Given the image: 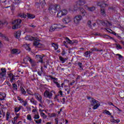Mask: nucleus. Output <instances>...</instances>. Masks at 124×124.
Masks as SVG:
<instances>
[{
  "mask_svg": "<svg viewBox=\"0 0 124 124\" xmlns=\"http://www.w3.org/2000/svg\"><path fill=\"white\" fill-rule=\"evenodd\" d=\"M48 10L51 14H54L57 11H60L61 10V7L59 5H51L49 6Z\"/></svg>",
  "mask_w": 124,
  "mask_h": 124,
  "instance_id": "1",
  "label": "nucleus"
},
{
  "mask_svg": "<svg viewBox=\"0 0 124 124\" xmlns=\"http://www.w3.org/2000/svg\"><path fill=\"white\" fill-rule=\"evenodd\" d=\"M21 23L22 20L21 19H16L13 21L12 24L14 25L13 26V30H16V29H19L21 27Z\"/></svg>",
  "mask_w": 124,
  "mask_h": 124,
  "instance_id": "2",
  "label": "nucleus"
},
{
  "mask_svg": "<svg viewBox=\"0 0 124 124\" xmlns=\"http://www.w3.org/2000/svg\"><path fill=\"white\" fill-rule=\"evenodd\" d=\"M90 103L91 106H93V110L97 109L99 107V106H100V104L98 103V102L93 98L91 99Z\"/></svg>",
  "mask_w": 124,
  "mask_h": 124,
  "instance_id": "3",
  "label": "nucleus"
},
{
  "mask_svg": "<svg viewBox=\"0 0 124 124\" xmlns=\"http://www.w3.org/2000/svg\"><path fill=\"white\" fill-rule=\"evenodd\" d=\"M65 26H62L60 24H53L52 25L50 28V31H58V30H61L62 28H64Z\"/></svg>",
  "mask_w": 124,
  "mask_h": 124,
  "instance_id": "4",
  "label": "nucleus"
},
{
  "mask_svg": "<svg viewBox=\"0 0 124 124\" xmlns=\"http://www.w3.org/2000/svg\"><path fill=\"white\" fill-rule=\"evenodd\" d=\"M35 40L33 41V44L34 46H35V47H37V48H43V47H44V45L39 43V42L38 41H40V40H39V39H38V38H37L36 40Z\"/></svg>",
  "mask_w": 124,
  "mask_h": 124,
  "instance_id": "5",
  "label": "nucleus"
},
{
  "mask_svg": "<svg viewBox=\"0 0 124 124\" xmlns=\"http://www.w3.org/2000/svg\"><path fill=\"white\" fill-rule=\"evenodd\" d=\"M48 77H49V78H50L51 80H52V82H53L54 84L56 85L57 88H61V84H60V83H59V82H58V78H54L52 77V76H48Z\"/></svg>",
  "mask_w": 124,
  "mask_h": 124,
  "instance_id": "6",
  "label": "nucleus"
},
{
  "mask_svg": "<svg viewBox=\"0 0 124 124\" xmlns=\"http://www.w3.org/2000/svg\"><path fill=\"white\" fill-rule=\"evenodd\" d=\"M44 96L46 97V98L51 99L53 96V93H51V92H49L48 90H46L44 93Z\"/></svg>",
  "mask_w": 124,
  "mask_h": 124,
  "instance_id": "7",
  "label": "nucleus"
},
{
  "mask_svg": "<svg viewBox=\"0 0 124 124\" xmlns=\"http://www.w3.org/2000/svg\"><path fill=\"white\" fill-rule=\"evenodd\" d=\"M62 22L63 23V24H67L68 23H70V22H71V18L68 16H66L62 19Z\"/></svg>",
  "mask_w": 124,
  "mask_h": 124,
  "instance_id": "8",
  "label": "nucleus"
},
{
  "mask_svg": "<svg viewBox=\"0 0 124 124\" xmlns=\"http://www.w3.org/2000/svg\"><path fill=\"white\" fill-rule=\"evenodd\" d=\"M36 57H37V59H39L40 62H41V63H44V67L47 68V64H45V62H43V57L40 55H37Z\"/></svg>",
  "mask_w": 124,
  "mask_h": 124,
  "instance_id": "9",
  "label": "nucleus"
},
{
  "mask_svg": "<svg viewBox=\"0 0 124 124\" xmlns=\"http://www.w3.org/2000/svg\"><path fill=\"white\" fill-rule=\"evenodd\" d=\"M81 20H82V16L80 15H78L75 17L74 22L75 24H79V22H80Z\"/></svg>",
  "mask_w": 124,
  "mask_h": 124,
  "instance_id": "10",
  "label": "nucleus"
},
{
  "mask_svg": "<svg viewBox=\"0 0 124 124\" xmlns=\"http://www.w3.org/2000/svg\"><path fill=\"white\" fill-rule=\"evenodd\" d=\"M34 95L38 101H39L40 103H42V97L38 93H35Z\"/></svg>",
  "mask_w": 124,
  "mask_h": 124,
  "instance_id": "11",
  "label": "nucleus"
},
{
  "mask_svg": "<svg viewBox=\"0 0 124 124\" xmlns=\"http://www.w3.org/2000/svg\"><path fill=\"white\" fill-rule=\"evenodd\" d=\"M86 2L85 0H78L77 2V5L82 6L84 4H86Z\"/></svg>",
  "mask_w": 124,
  "mask_h": 124,
  "instance_id": "12",
  "label": "nucleus"
},
{
  "mask_svg": "<svg viewBox=\"0 0 124 124\" xmlns=\"http://www.w3.org/2000/svg\"><path fill=\"white\" fill-rule=\"evenodd\" d=\"M37 38L36 37H34L31 36H26L25 37V40H30V41H32V40H36Z\"/></svg>",
  "mask_w": 124,
  "mask_h": 124,
  "instance_id": "13",
  "label": "nucleus"
},
{
  "mask_svg": "<svg viewBox=\"0 0 124 124\" xmlns=\"http://www.w3.org/2000/svg\"><path fill=\"white\" fill-rule=\"evenodd\" d=\"M65 39L66 40V42H67V43H69V44H74V43H76V41L73 40H70V39H69V38H68V37H66Z\"/></svg>",
  "mask_w": 124,
  "mask_h": 124,
  "instance_id": "14",
  "label": "nucleus"
},
{
  "mask_svg": "<svg viewBox=\"0 0 124 124\" xmlns=\"http://www.w3.org/2000/svg\"><path fill=\"white\" fill-rule=\"evenodd\" d=\"M14 36L16 38H20V36H21V31H15L14 32Z\"/></svg>",
  "mask_w": 124,
  "mask_h": 124,
  "instance_id": "15",
  "label": "nucleus"
},
{
  "mask_svg": "<svg viewBox=\"0 0 124 124\" xmlns=\"http://www.w3.org/2000/svg\"><path fill=\"white\" fill-rule=\"evenodd\" d=\"M23 61H24V62H25V61H29V62H30V63H31L33 62V60L31 59V58L29 56H27L26 57V58H25L23 59Z\"/></svg>",
  "mask_w": 124,
  "mask_h": 124,
  "instance_id": "16",
  "label": "nucleus"
},
{
  "mask_svg": "<svg viewBox=\"0 0 124 124\" xmlns=\"http://www.w3.org/2000/svg\"><path fill=\"white\" fill-rule=\"evenodd\" d=\"M12 54H15L16 55H17L18 54H20L21 51L17 49H13L11 50Z\"/></svg>",
  "mask_w": 124,
  "mask_h": 124,
  "instance_id": "17",
  "label": "nucleus"
},
{
  "mask_svg": "<svg viewBox=\"0 0 124 124\" xmlns=\"http://www.w3.org/2000/svg\"><path fill=\"white\" fill-rule=\"evenodd\" d=\"M90 51L91 52V53H92L93 52H94V51H96V52H103V49L99 50L97 49V48L96 47H93Z\"/></svg>",
  "mask_w": 124,
  "mask_h": 124,
  "instance_id": "18",
  "label": "nucleus"
},
{
  "mask_svg": "<svg viewBox=\"0 0 124 124\" xmlns=\"http://www.w3.org/2000/svg\"><path fill=\"white\" fill-rule=\"evenodd\" d=\"M28 100H30V102H31V103H32L34 105H36L37 104V101L34 100L33 98H31V99L28 98Z\"/></svg>",
  "mask_w": 124,
  "mask_h": 124,
  "instance_id": "19",
  "label": "nucleus"
},
{
  "mask_svg": "<svg viewBox=\"0 0 124 124\" xmlns=\"http://www.w3.org/2000/svg\"><path fill=\"white\" fill-rule=\"evenodd\" d=\"M80 15H82V16H85L86 14H87V12L83 9V8H80Z\"/></svg>",
  "mask_w": 124,
  "mask_h": 124,
  "instance_id": "20",
  "label": "nucleus"
},
{
  "mask_svg": "<svg viewBox=\"0 0 124 124\" xmlns=\"http://www.w3.org/2000/svg\"><path fill=\"white\" fill-rule=\"evenodd\" d=\"M102 25H103V26H104L105 27H107V26H108V25H109V26H111L112 24H111V23L109 22L108 21L105 20V21H103Z\"/></svg>",
  "mask_w": 124,
  "mask_h": 124,
  "instance_id": "21",
  "label": "nucleus"
},
{
  "mask_svg": "<svg viewBox=\"0 0 124 124\" xmlns=\"http://www.w3.org/2000/svg\"><path fill=\"white\" fill-rule=\"evenodd\" d=\"M39 1L42 8H44V6H45V0H39Z\"/></svg>",
  "mask_w": 124,
  "mask_h": 124,
  "instance_id": "22",
  "label": "nucleus"
},
{
  "mask_svg": "<svg viewBox=\"0 0 124 124\" xmlns=\"http://www.w3.org/2000/svg\"><path fill=\"white\" fill-rule=\"evenodd\" d=\"M91 53H92L90 51H88L85 52L84 53V57L86 58H90L91 57Z\"/></svg>",
  "mask_w": 124,
  "mask_h": 124,
  "instance_id": "23",
  "label": "nucleus"
},
{
  "mask_svg": "<svg viewBox=\"0 0 124 124\" xmlns=\"http://www.w3.org/2000/svg\"><path fill=\"white\" fill-rule=\"evenodd\" d=\"M5 77H6V74L0 73V78L1 80H4V79H5Z\"/></svg>",
  "mask_w": 124,
  "mask_h": 124,
  "instance_id": "24",
  "label": "nucleus"
},
{
  "mask_svg": "<svg viewBox=\"0 0 124 124\" xmlns=\"http://www.w3.org/2000/svg\"><path fill=\"white\" fill-rule=\"evenodd\" d=\"M27 16L29 19H33L34 18H35V16H34V15L31 14L29 13H27Z\"/></svg>",
  "mask_w": 124,
  "mask_h": 124,
  "instance_id": "25",
  "label": "nucleus"
},
{
  "mask_svg": "<svg viewBox=\"0 0 124 124\" xmlns=\"http://www.w3.org/2000/svg\"><path fill=\"white\" fill-rule=\"evenodd\" d=\"M112 119L111 120V121L112 122V123H120V120L119 119H115L113 118V116H111Z\"/></svg>",
  "mask_w": 124,
  "mask_h": 124,
  "instance_id": "26",
  "label": "nucleus"
},
{
  "mask_svg": "<svg viewBox=\"0 0 124 124\" xmlns=\"http://www.w3.org/2000/svg\"><path fill=\"white\" fill-rule=\"evenodd\" d=\"M59 60L62 62V63H64V62H65V61H66V59H64V58L62 56H59Z\"/></svg>",
  "mask_w": 124,
  "mask_h": 124,
  "instance_id": "27",
  "label": "nucleus"
},
{
  "mask_svg": "<svg viewBox=\"0 0 124 124\" xmlns=\"http://www.w3.org/2000/svg\"><path fill=\"white\" fill-rule=\"evenodd\" d=\"M88 11L93 12L95 10V7L94 6L88 8Z\"/></svg>",
  "mask_w": 124,
  "mask_h": 124,
  "instance_id": "28",
  "label": "nucleus"
},
{
  "mask_svg": "<svg viewBox=\"0 0 124 124\" xmlns=\"http://www.w3.org/2000/svg\"><path fill=\"white\" fill-rule=\"evenodd\" d=\"M19 16L21 18H24L26 19L27 18V15L24 13H21L19 14Z\"/></svg>",
  "mask_w": 124,
  "mask_h": 124,
  "instance_id": "29",
  "label": "nucleus"
},
{
  "mask_svg": "<svg viewBox=\"0 0 124 124\" xmlns=\"http://www.w3.org/2000/svg\"><path fill=\"white\" fill-rule=\"evenodd\" d=\"M52 46H53V47H54L55 50H58V49L59 48L58 45H57L55 43H53V44H52Z\"/></svg>",
  "mask_w": 124,
  "mask_h": 124,
  "instance_id": "30",
  "label": "nucleus"
},
{
  "mask_svg": "<svg viewBox=\"0 0 124 124\" xmlns=\"http://www.w3.org/2000/svg\"><path fill=\"white\" fill-rule=\"evenodd\" d=\"M31 65L33 67H35L36 65H37V62H35V61H33L32 63H31Z\"/></svg>",
  "mask_w": 124,
  "mask_h": 124,
  "instance_id": "31",
  "label": "nucleus"
},
{
  "mask_svg": "<svg viewBox=\"0 0 124 124\" xmlns=\"http://www.w3.org/2000/svg\"><path fill=\"white\" fill-rule=\"evenodd\" d=\"M6 121H8L9 119H10V113L7 112L6 114Z\"/></svg>",
  "mask_w": 124,
  "mask_h": 124,
  "instance_id": "32",
  "label": "nucleus"
},
{
  "mask_svg": "<svg viewBox=\"0 0 124 124\" xmlns=\"http://www.w3.org/2000/svg\"><path fill=\"white\" fill-rule=\"evenodd\" d=\"M101 14L103 16H105V10L103 8L101 9Z\"/></svg>",
  "mask_w": 124,
  "mask_h": 124,
  "instance_id": "33",
  "label": "nucleus"
},
{
  "mask_svg": "<svg viewBox=\"0 0 124 124\" xmlns=\"http://www.w3.org/2000/svg\"><path fill=\"white\" fill-rule=\"evenodd\" d=\"M43 73V67H41V71L38 72V74L40 76H41V74Z\"/></svg>",
  "mask_w": 124,
  "mask_h": 124,
  "instance_id": "34",
  "label": "nucleus"
},
{
  "mask_svg": "<svg viewBox=\"0 0 124 124\" xmlns=\"http://www.w3.org/2000/svg\"><path fill=\"white\" fill-rule=\"evenodd\" d=\"M61 12L63 16V15H66V14H67V11H66V10H63L61 11Z\"/></svg>",
  "mask_w": 124,
  "mask_h": 124,
  "instance_id": "35",
  "label": "nucleus"
},
{
  "mask_svg": "<svg viewBox=\"0 0 124 124\" xmlns=\"http://www.w3.org/2000/svg\"><path fill=\"white\" fill-rule=\"evenodd\" d=\"M64 83H69V80H67V79H65L64 81V83H62L61 84V87L62 88H63V86H64Z\"/></svg>",
  "mask_w": 124,
  "mask_h": 124,
  "instance_id": "36",
  "label": "nucleus"
},
{
  "mask_svg": "<svg viewBox=\"0 0 124 124\" xmlns=\"http://www.w3.org/2000/svg\"><path fill=\"white\" fill-rule=\"evenodd\" d=\"M58 12H59L57 14V17H62V16H62V13L61 11H59Z\"/></svg>",
  "mask_w": 124,
  "mask_h": 124,
  "instance_id": "37",
  "label": "nucleus"
},
{
  "mask_svg": "<svg viewBox=\"0 0 124 124\" xmlns=\"http://www.w3.org/2000/svg\"><path fill=\"white\" fill-rule=\"evenodd\" d=\"M36 124H41V123H42V119H40L38 120H34Z\"/></svg>",
  "mask_w": 124,
  "mask_h": 124,
  "instance_id": "38",
  "label": "nucleus"
},
{
  "mask_svg": "<svg viewBox=\"0 0 124 124\" xmlns=\"http://www.w3.org/2000/svg\"><path fill=\"white\" fill-rule=\"evenodd\" d=\"M115 45H116V47L118 49H122L123 48L122 47V46H121L119 44H116Z\"/></svg>",
  "mask_w": 124,
  "mask_h": 124,
  "instance_id": "39",
  "label": "nucleus"
},
{
  "mask_svg": "<svg viewBox=\"0 0 124 124\" xmlns=\"http://www.w3.org/2000/svg\"><path fill=\"white\" fill-rule=\"evenodd\" d=\"M104 38H107V39H113V37L109 36L107 35H104Z\"/></svg>",
  "mask_w": 124,
  "mask_h": 124,
  "instance_id": "40",
  "label": "nucleus"
},
{
  "mask_svg": "<svg viewBox=\"0 0 124 124\" xmlns=\"http://www.w3.org/2000/svg\"><path fill=\"white\" fill-rule=\"evenodd\" d=\"M1 73L6 74V70L5 69V68H1Z\"/></svg>",
  "mask_w": 124,
  "mask_h": 124,
  "instance_id": "41",
  "label": "nucleus"
},
{
  "mask_svg": "<svg viewBox=\"0 0 124 124\" xmlns=\"http://www.w3.org/2000/svg\"><path fill=\"white\" fill-rule=\"evenodd\" d=\"M20 91H21L22 94H26V91L25 90V89L22 88H21Z\"/></svg>",
  "mask_w": 124,
  "mask_h": 124,
  "instance_id": "42",
  "label": "nucleus"
},
{
  "mask_svg": "<svg viewBox=\"0 0 124 124\" xmlns=\"http://www.w3.org/2000/svg\"><path fill=\"white\" fill-rule=\"evenodd\" d=\"M41 116H42L44 119H46V118H47V116H46L44 112L41 113Z\"/></svg>",
  "mask_w": 124,
  "mask_h": 124,
  "instance_id": "43",
  "label": "nucleus"
},
{
  "mask_svg": "<svg viewBox=\"0 0 124 124\" xmlns=\"http://www.w3.org/2000/svg\"><path fill=\"white\" fill-rule=\"evenodd\" d=\"M13 88L14 90H16V91H17V90H18V88H17V85H16V84H13Z\"/></svg>",
  "mask_w": 124,
  "mask_h": 124,
  "instance_id": "44",
  "label": "nucleus"
},
{
  "mask_svg": "<svg viewBox=\"0 0 124 124\" xmlns=\"http://www.w3.org/2000/svg\"><path fill=\"white\" fill-rule=\"evenodd\" d=\"M8 76L9 78H10V79L11 78H13V77H15V76H14V75H13V74L10 73L9 74H8Z\"/></svg>",
  "mask_w": 124,
  "mask_h": 124,
  "instance_id": "45",
  "label": "nucleus"
},
{
  "mask_svg": "<svg viewBox=\"0 0 124 124\" xmlns=\"http://www.w3.org/2000/svg\"><path fill=\"white\" fill-rule=\"evenodd\" d=\"M19 111H20V108H19L18 107H16L15 108V113H18V112H19Z\"/></svg>",
  "mask_w": 124,
  "mask_h": 124,
  "instance_id": "46",
  "label": "nucleus"
},
{
  "mask_svg": "<svg viewBox=\"0 0 124 124\" xmlns=\"http://www.w3.org/2000/svg\"><path fill=\"white\" fill-rule=\"evenodd\" d=\"M14 3H16V4H18V3H20V0H13Z\"/></svg>",
  "mask_w": 124,
  "mask_h": 124,
  "instance_id": "47",
  "label": "nucleus"
},
{
  "mask_svg": "<svg viewBox=\"0 0 124 124\" xmlns=\"http://www.w3.org/2000/svg\"><path fill=\"white\" fill-rule=\"evenodd\" d=\"M88 25L89 28H90V29H92V21H91V20H89L88 21Z\"/></svg>",
  "mask_w": 124,
  "mask_h": 124,
  "instance_id": "48",
  "label": "nucleus"
},
{
  "mask_svg": "<svg viewBox=\"0 0 124 124\" xmlns=\"http://www.w3.org/2000/svg\"><path fill=\"white\" fill-rule=\"evenodd\" d=\"M27 120H28L29 121H31L32 119H31V115L28 114L27 115Z\"/></svg>",
  "mask_w": 124,
  "mask_h": 124,
  "instance_id": "49",
  "label": "nucleus"
},
{
  "mask_svg": "<svg viewBox=\"0 0 124 124\" xmlns=\"http://www.w3.org/2000/svg\"><path fill=\"white\" fill-rule=\"evenodd\" d=\"M40 117L39 115L37 114H35L34 116V119H35V120H38V119H39Z\"/></svg>",
  "mask_w": 124,
  "mask_h": 124,
  "instance_id": "50",
  "label": "nucleus"
},
{
  "mask_svg": "<svg viewBox=\"0 0 124 124\" xmlns=\"http://www.w3.org/2000/svg\"><path fill=\"white\" fill-rule=\"evenodd\" d=\"M116 56H118V59L119 60V61H121V60L123 59V56L121 55V54H116Z\"/></svg>",
  "mask_w": 124,
  "mask_h": 124,
  "instance_id": "51",
  "label": "nucleus"
},
{
  "mask_svg": "<svg viewBox=\"0 0 124 124\" xmlns=\"http://www.w3.org/2000/svg\"><path fill=\"white\" fill-rule=\"evenodd\" d=\"M103 22V21H101V20H97V23L98 24V25H100V24L102 25Z\"/></svg>",
  "mask_w": 124,
  "mask_h": 124,
  "instance_id": "52",
  "label": "nucleus"
},
{
  "mask_svg": "<svg viewBox=\"0 0 124 124\" xmlns=\"http://www.w3.org/2000/svg\"><path fill=\"white\" fill-rule=\"evenodd\" d=\"M21 102H23L22 103H24L23 106H27V104H28V102L24 101V100H21Z\"/></svg>",
  "mask_w": 124,
  "mask_h": 124,
  "instance_id": "53",
  "label": "nucleus"
},
{
  "mask_svg": "<svg viewBox=\"0 0 124 124\" xmlns=\"http://www.w3.org/2000/svg\"><path fill=\"white\" fill-rule=\"evenodd\" d=\"M104 112L106 114H107V115H109V116L111 115V113L109 112V111L107 110H105Z\"/></svg>",
  "mask_w": 124,
  "mask_h": 124,
  "instance_id": "54",
  "label": "nucleus"
},
{
  "mask_svg": "<svg viewBox=\"0 0 124 124\" xmlns=\"http://www.w3.org/2000/svg\"><path fill=\"white\" fill-rule=\"evenodd\" d=\"M74 83H75V80H73L72 82L68 84V86H73Z\"/></svg>",
  "mask_w": 124,
  "mask_h": 124,
  "instance_id": "55",
  "label": "nucleus"
},
{
  "mask_svg": "<svg viewBox=\"0 0 124 124\" xmlns=\"http://www.w3.org/2000/svg\"><path fill=\"white\" fill-rule=\"evenodd\" d=\"M15 80V77H13L10 78V82L11 83H13V81Z\"/></svg>",
  "mask_w": 124,
  "mask_h": 124,
  "instance_id": "56",
  "label": "nucleus"
},
{
  "mask_svg": "<svg viewBox=\"0 0 124 124\" xmlns=\"http://www.w3.org/2000/svg\"><path fill=\"white\" fill-rule=\"evenodd\" d=\"M55 124H59V120L58 118L55 119Z\"/></svg>",
  "mask_w": 124,
  "mask_h": 124,
  "instance_id": "57",
  "label": "nucleus"
},
{
  "mask_svg": "<svg viewBox=\"0 0 124 124\" xmlns=\"http://www.w3.org/2000/svg\"><path fill=\"white\" fill-rule=\"evenodd\" d=\"M6 84L8 85V86H9V87H12V85H11V84L9 82V81H7Z\"/></svg>",
  "mask_w": 124,
  "mask_h": 124,
  "instance_id": "58",
  "label": "nucleus"
},
{
  "mask_svg": "<svg viewBox=\"0 0 124 124\" xmlns=\"http://www.w3.org/2000/svg\"><path fill=\"white\" fill-rule=\"evenodd\" d=\"M78 66H79L80 68H82V63L81 62H79L78 63Z\"/></svg>",
  "mask_w": 124,
  "mask_h": 124,
  "instance_id": "59",
  "label": "nucleus"
},
{
  "mask_svg": "<svg viewBox=\"0 0 124 124\" xmlns=\"http://www.w3.org/2000/svg\"><path fill=\"white\" fill-rule=\"evenodd\" d=\"M18 117H15L14 118V120H13V121L14 122H17V120H18Z\"/></svg>",
  "mask_w": 124,
  "mask_h": 124,
  "instance_id": "60",
  "label": "nucleus"
},
{
  "mask_svg": "<svg viewBox=\"0 0 124 124\" xmlns=\"http://www.w3.org/2000/svg\"><path fill=\"white\" fill-rule=\"evenodd\" d=\"M27 93H28L29 94H30V95H34V94H33V93H31V92H30V91L27 90Z\"/></svg>",
  "mask_w": 124,
  "mask_h": 124,
  "instance_id": "61",
  "label": "nucleus"
},
{
  "mask_svg": "<svg viewBox=\"0 0 124 124\" xmlns=\"http://www.w3.org/2000/svg\"><path fill=\"white\" fill-rule=\"evenodd\" d=\"M62 56H64V55H65V50H63L62 52Z\"/></svg>",
  "mask_w": 124,
  "mask_h": 124,
  "instance_id": "62",
  "label": "nucleus"
},
{
  "mask_svg": "<svg viewBox=\"0 0 124 124\" xmlns=\"http://www.w3.org/2000/svg\"><path fill=\"white\" fill-rule=\"evenodd\" d=\"M57 116V114L56 113H52L51 114V117L53 118V117H56Z\"/></svg>",
  "mask_w": 124,
  "mask_h": 124,
  "instance_id": "63",
  "label": "nucleus"
},
{
  "mask_svg": "<svg viewBox=\"0 0 124 124\" xmlns=\"http://www.w3.org/2000/svg\"><path fill=\"white\" fill-rule=\"evenodd\" d=\"M37 111V109H36V107L34 108L32 110V113H34L35 112H36Z\"/></svg>",
  "mask_w": 124,
  "mask_h": 124,
  "instance_id": "64",
  "label": "nucleus"
}]
</instances>
